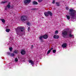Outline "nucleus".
<instances>
[{"label": "nucleus", "mask_w": 76, "mask_h": 76, "mask_svg": "<svg viewBox=\"0 0 76 76\" xmlns=\"http://www.w3.org/2000/svg\"><path fill=\"white\" fill-rule=\"evenodd\" d=\"M15 30L17 35H18V32L20 31V30L21 32H23V31H24V30H25V28H24L23 27H19L15 29Z\"/></svg>", "instance_id": "obj_1"}, {"label": "nucleus", "mask_w": 76, "mask_h": 76, "mask_svg": "<svg viewBox=\"0 0 76 76\" xmlns=\"http://www.w3.org/2000/svg\"><path fill=\"white\" fill-rule=\"evenodd\" d=\"M69 12H71V13H70L71 14L70 15V16L73 17V16H75V13H76V11L73 10L72 9H71L69 10Z\"/></svg>", "instance_id": "obj_2"}, {"label": "nucleus", "mask_w": 76, "mask_h": 76, "mask_svg": "<svg viewBox=\"0 0 76 76\" xmlns=\"http://www.w3.org/2000/svg\"><path fill=\"white\" fill-rule=\"evenodd\" d=\"M44 14L45 16H48L49 15L50 16H52L53 14L50 11H48L47 12H45L44 13Z\"/></svg>", "instance_id": "obj_3"}, {"label": "nucleus", "mask_w": 76, "mask_h": 76, "mask_svg": "<svg viewBox=\"0 0 76 76\" xmlns=\"http://www.w3.org/2000/svg\"><path fill=\"white\" fill-rule=\"evenodd\" d=\"M62 34L63 36L67 35V31L66 30H64L62 32Z\"/></svg>", "instance_id": "obj_4"}, {"label": "nucleus", "mask_w": 76, "mask_h": 76, "mask_svg": "<svg viewBox=\"0 0 76 76\" xmlns=\"http://www.w3.org/2000/svg\"><path fill=\"white\" fill-rule=\"evenodd\" d=\"M10 2H9L8 3V4L7 5V6L5 7V10H7L8 9V8L9 9L10 8V7L11 6H10Z\"/></svg>", "instance_id": "obj_5"}, {"label": "nucleus", "mask_w": 76, "mask_h": 76, "mask_svg": "<svg viewBox=\"0 0 76 76\" xmlns=\"http://www.w3.org/2000/svg\"><path fill=\"white\" fill-rule=\"evenodd\" d=\"M26 19V17L25 16L21 17V19L22 21H24V20H26V19Z\"/></svg>", "instance_id": "obj_6"}, {"label": "nucleus", "mask_w": 76, "mask_h": 76, "mask_svg": "<svg viewBox=\"0 0 76 76\" xmlns=\"http://www.w3.org/2000/svg\"><path fill=\"white\" fill-rule=\"evenodd\" d=\"M30 2H31V0H24V3L25 4L29 3Z\"/></svg>", "instance_id": "obj_7"}, {"label": "nucleus", "mask_w": 76, "mask_h": 76, "mask_svg": "<svg viewBox=\"0 0 76 76\" xmlns=\"http://www.w3.org/2000/svg\"><path fill=\"white\" fill-rule=\"evenodd\" d=\"M43 38L44 39H47L48 38V35H45L43 36Z\"/></svg>", "instance_id": "obj_8"}, {"label": "nucleus", "mask_w": 76, "mask_h": 76, "mask_svg": "<svg viewBox=\"0 0 76 76\" xmlns=\"http://www.w3.org/2000/svg\"><path fill=\"white\" fill-rule=\"evenodd\" d=\"M62 46L63 48H66L67 47V44L64 43L62 45Z\"/></svg>", "instance_id": "obj_9"}, {"label": "nucleus", "mask_w": 76, "mask_h": 76, "mask_svg": "<svg viewBox=\"0 0 76 76\" xmlns=\"http://www.w3.org/2000/svg\"><path fill=\"white\" fill-rule=\"evenodd\" d=\"M21 54H22V55H23L25 54V53H26V52L25 50H23L21 51Z\"/></svg>", "instance_id": "obj_10"}, {"label": "nucleus", "mask_w": 76, "mask_h": 76, "mask_svg": "<svg viewBox=\"0 0 76 76\" xmlns=\"http://www.w3.org/2000/svg\"><path fill=\"white\" fill-rule=\"evenodd\" d=\"M59 36H57L56 35H55L53 36V38L55 39H58L59 38Z\"/></svg>", "instance_id": "obj_11"}, {"label": "nucleus", "mask_w": 76, "mask_h": 76, "mask_svg": "<svg viewBox=\"0 0 76 76\" xmlns=\"http://www.w3.org/2000/svg\"><path fill=\"white\" fill-rule=\"evenodd\" d=\"M29 63H30L32 64V65H34V61L32 60H30L29 61Z\"/></svg>", "instance_id": "obj_12"}, {"label": "nucleus", "mask_w": 76, "mask_h": 76, "mask_svg": "<svg viewBox=\"0 0 76 76\" xmlns=\"http://www.w3.org/2000/svg\"><path fill=\"white\" fill-rule=\"evenodd\" d=\"M66 16L67 18V19H68V20H69V19H70V16L66 15Z\"/></svg>", "instance_id": "obj_13"}, {"label": "nucleus", "mask_w": 76, "mask_h": 76, "mask_svg": "<svg viewBox=\"0 0 76 76\" xmlns=\"http://www.w3.org/2000/svg\"><path fill=\"white\" fill-rule=\"evenodd\" d=\"M69 37H73L74 35H72V34H71V33H70L69 34Z\"/></svg>", "instance_id": "obj_14"}, {"label": "nucleus", "mask_w": 76, "mask_h": 76, "mask_svg": "<svg viewBox=\"0 0 76 76\" xmlns=\"http://www.w3.org/2000/svg\"><path fill=\"white\" fill-rule=\"evenodd\" d=\"M39 38L40 40H42V38H43V36H40L39 37Z\"/></svg>", "instance_id": "obj_15"}, {"label": "nucleus", "mask_w": 76, "mask_h": 76, "mask_svg": "<svg viewBox=\"0 0 76 76\" xmlns=\"http://www.w3.org/2000/svg\"><path fill=\"white\" fill-rule=\"evenodd\" d=\"M33 4H38V2H37L35 1L33 2Z\"/></svg>", "instance_id": "obj_16"}, {"label": "nucleus", "mask_w": 76, "mask_h": 76, "mask_svg": "<svg viewBox=\"0 0 76 76\" xmlns=\"http://www.w3.org/2000/svg\"><path fill=\"white\" fill-rule=\"evenodd\" d=\"M1 20L2 22H3V23H5V20H4V19H1Z\"/></svg>", "instance_id": "obj_17"}, {"label": "nucleus", "mask_w": 76, "mask_h": 76, "mask_svg": "<svg viewBox=\"0 0 76 76\" xmlns=\"http://www.w3.org/2000/svg\"><path fill=\"white\" fill-rule=\"evenodd\" d=\"M6 31L7 32H9L10 31V29H6Z\"/></svg>", "instance_id": "obj_18"}, {"label": "nucleus", "mask_w": 76, "mask_h": 76, "mask_svg": "<svg viewBox=\"0 0 76 76\" xmlns=\"http://www.w3.org/2000/svg\"><path fill=\"white\" fill-rule=\"evenodd\" d=\"M51 50H48V51L47 54H49L50 53V52H51Z\"/></svg>", "instance_id": "obj_19"}, {"label": "nucleus", "mask_w": 76, "mask_h": 76, "mask_svg": "<svg viewBox=\"0 0 76 76\" xmlns=\"http://www.w3.org/2000/svg\"><path fill=\"white\" fill-rule=\"evenodd\" d=\"M56 4L58 6H60V3L58 2H56Z\"/></svg>", "instance_id": "obj_20"}, {"label": "nucleus", "mask_w": 76, "mask_h": 76, "mask_svg": "<svg viewBox=\"0 0 76 76\" xmlns=\"http://www.w3.org/2000/svg\"><path fill=\"white\" fill-rule=\"evenodd\" d=\"M15 53H18V50H15L14 51Z\"/></svg>", "instance_id": "obj_21"}, {"label": "nucleus", "mask_w": 76, "mask_h": 76, "mask_svg": "<svg viewBox=\"0 0 76 76\" xmlns=\"http://www.w3.org/2000/svg\"><path fill=\"white\" fill-rule=\"evenodd\" d=\"M15 61L16 62H17L18 61V58H15Z\"/></svg>", "instance_id": "obj_22"}, {"label": "nucleus", "mask_w": 76, "mask_h": 76, "mask_svg": "<svg viewBox=\"0 0 76 76\" xmlns=\"http://www.w3.org/2000/svg\"><path fill=\"white\" fill-rule=\"evenodd\" d=\"M38 2L39 3H41V2H42V0H37Z\"/></svg>", "instance_id": "obj_23"}, {"label": "nucleus", "mask_w": 76, "mask_h": 76, "mask_svg": "<svg viewBox=\"0 0 76 76\" xmlns=\"http://www.w3.org/2000/svg\"><path fill=\"white\" fill-rule=\"evenodd\" d=\"M12 48H9V50L10 51H12Z\"/></svg>", "instance_id": "obj_24"}, {"label": "nucleus", "mask_w": 76, "mask_h": 76, "mask_svg": "<svg viewBox=\"0 0 76 76\" xmlns=\"http://www.w3.org/2000/svg\"><path fill=\"white\" fill-rule=\"evenodd\" d=\"M53 53H55L56 52V50H53Z\"/></svg>", "instance_id": "obj_25"}, {"label": "nucleus", "mask_w": 76, "mask_h": 76, "mask_svg": "<svg viewBox=\"0 0 76 76\" xmlns=\"http://www.w3.org/2000/svg\"><path fill=\"white\" fill-rule=\"evenodd\" d=\"M27 25H28V26H30V25H31V23H27Z\"/></svg>", "instance_id": "obj_26"}, {"label": "nucleus", "mask_w": 76, "mask_h": 76, "mask_svg": "<svg viewBox=\"0 0 76 76\" xmlns=\"http://www.w3.org/2000/svg\"><path fill=\"white\" fill-rule=\"evenodd\" d=\"M58 31H55V33H56V34H58Z\"/></svg>", "instance_id": "obj_27"}, {"label": "nucleus", "mask_w": 76, "mask_h": 76, "mask_svg": "<svg viewBox=\"0 0 76 76\" xmlns=\"http://www.w3.org/2000/svg\"><path fill=\"white\" fill-rule=\"evenodd\" d=\"M66 10H69V7H66Z\"/></svg>", "instance_id": "obj_28"}, {"label": "nucleus", "mask_w": 76, "mask_h": 76, "mask_svg": "<svg viewBox=\"0 0 76 76\" xmlns=\"http://www.w3.org/2000/svg\"><path fill=\"white\" fill-rule=\"evenodd\" d=\"M54 3H55V1H53L52 2V4H54Z\"/></svg>", "instance_id": "obj_29"}, {"label": "nucleus", "mask_w": 76, "mask_h": 76, "mask_svg": "<svg viewBox=\"0 0 76 76\" xmlns=\"http://www.w3.org/2000/svg\"><path fill=\"white\" fill-rule=\"evenodd\" d=\"M2 3H6V2L4 1L2 2Z\"/></svg>", "instance_id": "obj_30"}, {"label": "nucleus", "mask_w": 76, "mask_h": 76, "mask_svg": "<svg viewBox=\"0 0 76 76\" xmlns=\"http://www.w3.org/2000/svg\"><path fill=\"white\" fill-rule=\"evenodd\" d=\"M11 56H14V54L12 53L11 55Z\"/></svg>", "instance_id": "obj_31"}, {"label": "nucleus", "mask_w": 76, "mask_h": 76, "mask_svg": "<svg viewBox=\"0 0 76 76\" xmlns=\"http://www.w3.org/2000/svg\"><path fill=\"white\" fill-rule=\"evenodd\" d=\"M29 30H30V28L28 27V31H29Z\"/></svg>", "instance_id": "obj_32"}, {"label": "nucleus", "mask_w": 76, "mask_h": 76, "mask_svg": "<svg viewBox=\"0 0 76 76\" xmlns=\"http://www.w3.org/2000/svg\"><path fill=\"white\" fill-rule=\"evenodd\" d=\"M32 10H36V9H32Z\"/></svg>", "instance_id": "obj_33"}, {"label": "nucleus", "mask_w": 76, "mask_h": 76, "mask_svg": "<svg viewBox=\"0 0 76 76\" xmlns=\"http://www.w3.org/2000/svg\"><path fill=\"white\" fill-rule=\"evenodd\" d=\"M33 47H34V46L33 45H32L31 48H33Z\"/></svg>", "instance_id": "obj_34"}, {"label": "nucleus", "mask_w": 76, "mask_h": 76, "mask_svg": "<svg viewBox=\"0 0 76 76\" xmlns=\"http://www.w3.org/2000/svg\"><path fill=\"white\" fill-rule=\"evenodd\" d=\"M53 48H51V49L50 50H53Z\"/></svg>", "instance_id": "obj_35"}, {"label": "nucleus", "mask_w": 76, "mask_h": 76, "mask_svg": "<svg viewBox=\"0 0 76 76\" xmlns=\"http://www.w3.org/2000/svg\"><path fill=\"white\" fill-rule=\"evenodd\" d=\"M53 1H55L56 0H53Z\"/></svg>", "instance_id": "obj_36"}]
</instances>
